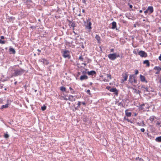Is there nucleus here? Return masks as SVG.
Wrapping results in <instances>:
<instances>
[{"label":"nucleus","instance_id":"42","mask_svg":"<svg viewBox=\"0 0 161 161\" xmlns=\"http://www.w3.org/2000/svg\"><path fill=\"white\" fill-rule=\"evenodd\" d=\"M81 72H82V74L83 75H86V73H87V72L86 71L83 70V71H82Z\"/></svg>","mask_w":161,"mask_h":161},{"label":"nucleus","instance_id":"38","mask_svg":"<svg viewBox=\"0 0 161 161\" xmlns=\"http://www.w3.org/2000/svg\"><path fill=\"white\" fill-rule=\"evenodd\" d=\"M6 42L5 41H2L0 39V43L1 44H4Z\"/></svg>","mask_w":161,"mask_h":161},{"label":"nucleus","instance_id":"64","mask_svg":"<svg viewBox=\"0 0 161 161\" xmlns=\"http://www.w3.org/2000/svg\"><path fill=\"white\" fill-rule=\"evenodd\" d=\"M37 51H38L40 53L41 52V50H40V49H37Z\"/></svg>","mask_w":161,"mask_h":161},{"label":"nucleus","instance_id":"24","mask_svg":"<svg viewBox=\"0 0 161 161\" xmlns=\"http://www.w3.org/2000/svg\"><path fill=\"white\" fill-rule=\"evenodd\" d=\"M155 119H156V117L155 116L153 115L151 116L149 118V120L153 122L154 120Z\"/></svg>","mask_w":161,"mask_h":161},{"label":"nucleus","instance_id":"57","mask_svg":"<svg viewBox=\"0 0 161 161\" xmlns=\"http://www.w3.org/2000/svg\"><path fill=\"white\" fill-rule=\"evenodd\" d=\"M1 39H4V37L3 36H1L0 37Z\"/></svg>","mask_w":161,"mask_h":161},{"label":"nucleus","instance_id":"63","mask_svg":"<svg viewBox=\"0 0 161 161\" xmlns=\"http://www.w3.org/2000/svg\"><path fill=\"white\" fill-rule=\"evenodd\" d=\"M82 12L83 13H85V10H84V9H83L82 10Z\"/></svg>","mask_w":161,"mask_h":161},{"label":"nucleus","instance_id":"7","mask_svg":"<svg viewBox=\"0 0 161 161\" xmlns=\"http://www.w3.org/2000/svg\"><path fill=\"white\" fill-rule=\"evenodd\" d=\"M153 69L157 70V72L155 73V74L157 75L159 74L161 71V68L159 66H155Z\"/></svg>","mask_w":161,"mask_h":161},{"label":"nucleus","instance_id":"3","mask_svg":"<svg viewBox=\"0 0 161 161\" xmlns=\"http://www.w3.org/2000/svg\"><path fill=\"white\" fill-rule=\"evenodd\" d=\"M108 57L111 60H114L119 57V55L116 53H110L108 55Z\"/></svg>","mask_w":161,"mask_h":161},{"label":"nucleus","instance_id":"60","mask_svg":"<svg viewBox=\"0 0 161 161\" xmlns=\"http://www.w3.org/2000/svg\"><path fill=\"white\" fill-rule=\"evenodd\" d=\"M132 7H133V6L132 5H131V4L130 5L129 7L130 8H132Z\"/></svg>","mask_w":161,"mask_h":161},{"label":"nucleus","instance_id":"55","mask_svg":"<svg viewBox=\"0 0 161 161\" xmlns=\"http://www.w3.org/2000/svg\"><path fill=\"white\" fill-rule=\"evenodd\" d=\"M114 49L113 48H112L110 49V52H114Z\"/></svg>","mask_w":161,"mask_h":161},{"label":"nucleus","instance_id":"6","mask_svg":"<svg viewBox=\"0 0 161 161\" xmlns=\"http://www.w3.org/2000/svg\"><path fill=\"white\" fill-rule=\"evenodd\" d=\"M128 75V73L127 72H125V73H123L122 74V77L124 78V79H122L121 81H122V82H123L124 81L127 80Z\"/></svg>","mask_w":161,"mask_h":161},{"label":"nucleus","instance_id":"27","mask_svg":"<svg viewBox=\"0 0 161 161\" xmlns=\"http://www.w3.org/2000/svg\"><path fill=\"white\" fill-rule=\"evenodd\" d=\"M8 106V104L7 103L5 105H3L1 108H7Z\"/></svg>","mask_w":161,"mask_h":161},{"label":"nucleus","instance_id":"10","mask_svg":"<svg viewBox=\"0 0 161 161\" xmlns=\"http://www.w3.org/2000/svg\"><path fill=\"white\" fill-rule=\"evenodd\" d=\"M88 78V77L86 75H83L80 76V80L82 81L84 80H87Z\"/></svg>","mask_w":161,"mask_h":161},{"label":"nucleus","instance_id":"49","mask_svg":"<svg viewBox=\"0 0 161 161\" xmlns=\"http://www.w3.org/2000/svg\"><path fill=\"white\" fill-rule=\"evenodd\" d=\"M69 23V25H70L72 23L73 21H72H72H70V20H68Z\"/></svg>","mask_w":161,"mask_h":161},{"label":"nucleus","instance_id":"2","mask_svg":"<svg viewBox=\"0 0 161 161\" xmlns=\"http://www.w3.org/2000/svg\"><path fill=\"white\" fill-rule=\"evenodd\" d=\"M61 53L64 58H68V59L70 58L71 56L69 54V51L68 50L62 49L61 50Z\"/></svg>","mask_w":161,"mask_h":161},{"label":"nucleus","instance_id":"34","mask_svg":"<svg viewBox=\"0 0 161 161\" xmlns=\"http://www.w3.org/2000/svg\"><path fill=\"white\" fill-rule=\"evenodd\" d=\"M81 103V102H80V101H78L77 107H78L79 108H80V107Z\"/></svg>","mask_w":161,"mask_h":161},{"label":"nucleus","instance_id":"25","mask_svg":"<svg viewBox=\"0 0 161 161\" xmlns=\"http://www.w3.org/2000/svg\"><path fill=\"white\" fill-rule=\"evenodd\" d=\"M155 141L158 142H161V136L156 137Z\"/></svg>","mask_w":161,"mask_h":161},{"label":"nucleus","instance_id":"19","mask_svg":"<svg viewBox=\"0 0 161 161\" xmlns=\"http://www.w3.org/2000/svg\"><path fill=\"white\" fill-rule=\"evenodd\" d=\"M143 64H146L147 67H149L150 66V63L149 61L148 60H145L143 62Z\"/></svg>","mask_w":161,"mask_h":161},{"label":"nucleus","instance_id":"9","mask_svg":"<svg viewBox=\"0 0 161 161\" xmlns=\"http://www.w3.org/2000/svg\"><path fill=\"white\" fill-rule=\"evenodd\" d=\"M140 80L142 82H145L146 83H147V81L146 80L145 77L144 76L142 75H140Z\"/></svg>","mask_w":161,"mask_h":161},{"label":"nucleus","instance_id":"47","mask_svg":"<svg viewBox=\"0 0 161 161\" xmlns=\"http://www.w3.org/2000/svg\"><path fill=\"white\" fill-rule=\"evenodd\" d=\"M148 10H147V9L144 12V13L145 14H147V13H148Z\"/></svg>","mask_w":161,"mask_h":161},{"label":"nucleus","instance_id":"15","mask_svg":"<svg viewBox=\"0 0 161 161\" xmlns=\"http://www.w3.org/2000/svg\"><path fill=\"white\" fill-rule=\"evenodd\" d=\"M147 9L149 12L150 14L152 13L153 11V9L152 6L148 7Z\"/></svg>","mask_w":161,"mask_h":161},{"label":"nucleus","instance_id":"62","mask_svg":"<svg viewBox=\"0 0 161 161\" xmlns=\"http://www.w3.org/2000/svg\"><path fill=\"white\" fill-rule=\"evenodd\" d=\"M133 53L134 54H136V52L135 51H133Z\"/></svg>","mask_w":161,"mask_h":161},{"label":"nucleus","instance_id":"31","mask_svg":"<svg viewBox=\"0 0 161 161\" xmlns=\"http://www.w3.org/2000/svg\"><path fill=\"white\" fill-rule=\"evenodd\" d=\"M69 89L70 90V91H71V93L72 94H74V93H75V91L73 90V89L71 87H69Z\"/></svg>","mask_w":161,"mask_h":161},{"label":"nucleus","instance_id":"13","mask_svg":"<svg viewBox=\"0 0 161 161\" xmlns=\"http://www.w3.org/2000/svg\"><path fill=\"white\" fill-rule=\"evenodd\" d=\"M87 74L89 75L93 76L96 74V72L94 70H91L90 71H87Z\"/></svg>","mask_w":161,"mask_h":161},{"label":"nucleus","instance_id":"4","mask_svg":"<svg viewBox=\"0 0 161 161\" xmlns=\"http://www.w3.org/2000/svg\"><path fill=\"white\" fill-rule=\"evenodd\" d=\"M136 76L135 75H130L129 76V81L131 84L133 83L136 84L137 83V80L136 79Z\"/></svg>","mask_w":161,"mask_h":161},{"label":"nucleus","instance_id":"46","mask_svg":"<svg viewBox=\"0 0 161 161\" xmlns=\"http://www.w3.org/2000/svg\"><path fill=\"white\" fill-rule=\"evenodd\" d=\"M136 92L137 94L138 93L139 94L141 92V91H139V90H138V91H137V90H136L135 91Z\"/></svg>","mask_w":161,"mask_h":161},{"label":"nucleus","instance_id":"14","mask_svg":"<svg viewBox=\"0 0 161 161\" xmlns=\"http://www.w3.org/2000/svg\"><path fill=\"white\" fill-rule=\"evenodd\" d=\"M69 100L71 102L74 101L75 100V99L74 97L71 95H69Z\"/></svg>","mask_w":161,"mask_h":161},{"label":"nucleus","instance_id":"41","mask_svg":"<svg viewBox=\"0 0 161 161\" xmlns=\"http://www.w3.org/2000/svg\"><path fill=\"white\" fill-rule=\"evenodd\" d=\"M139 73L138 70L137 69H136L135 70V75H136L138 74Z\"/></svg>","mask_w":161,"mask_h":161},{"label":"nucleus","instance_id":"8","mask_svg":"<svg viewBox=\"0 0 161 161\" xmlns=\"http://www.w3.org/2000/svg\"><path fill=\"white\" fill-rule=\"evenodd\" d=\"M109 91L111 92H114L116 95H118V91L116 88H111L110 89H109Z\"/></svg>","mask_w":161,"mask_h":161},{"label":"nucleus","instance_id":"28","mask_svg":"<svg viewBox=\"0 0 161 161\" xmlns=\"http://www.w3.org/2000/svg\"><path fill=\"white\" fill-rule=\"evenodd\" d=\"M9 136L8 134V132H7L6 133H5L4 136V137L6 138H8Z\"/></svg>","mask_w":161,"mask_h":161},{"label":"nucleus","instance_id":"32","mask_svg":"<svg viewBox=\"0 0 161 161\" xmlns=\"http://www.w3.org/2000/svg\"><path fill=\"white\" fill-rule=\"evenodd\" d=\"M46 109V106L45 105L43 106L42 107H41V109L42 111H44Z\"/></svg>","mask_w":161,"mask_h":161},{"label":"nucleus","instance_id":"52","mask_svg":"<svg viewBox=\"0 0 161 161\" xmlns=\"http://www.w3.org/2000/svg\"><path fill=\"white\" fill-rule=\"evenodd\" d=\"M80 73L79 72H78L77 75V77L79 76L80 75Z\"/></svg>","mask_w":161,"mask_h":161},{"label":"nucleus","instance_id":"59","mask_svg":"<svg viewBox=\"0 0 161 161\" xmlns=\"http://www.w3.org/2000/svg\"><path fill=\"white\" fill-rule=\"evenodd\" d=\"M82 104L84 106H85L86 105V103L85 102H82Z\"/></svg>","mask_w":161,"mask_h":161},{"label":"nucleus","instance_id":"29","mask_svg":"<svg viewBox=\"0 0 161 161\" xmlns=\"http://www.w3.org/2000/svg\"><path fill=\"white\" fill-rule=\"evenodd\" d=\"M136 161H144L143 159L141 158H140L139 157H136Z\"/></svg>","mask_w":161,"mask_h":161},{"label":"nucleus","instance_id":"35","mask_svg":"<svg viewBox=\"0 0 161 161\" xmlns=\"http://www.w3.org/2000/svg\"><path fill=\"white\" fill-rule=\"evenodd\" d=\"M79 110V108L77 107H75V108L74 109H73V111H74V112H75V111L76 110Z\"/></svg>","mask_w":161,"mask_h":161},{"label":"nucleus","instance_id":"18","mask_svg":"<svg viewBox=\"0 0 161 161\" xmlns=\"http://www.w3.org/2000/svg\"><path fill=\"white\" fill-rule=\"evenodd\" d=\"M6 19L8 20L9 21L11 22L12 21L14 20L15 19V18L14 17H9L8 16L7 17Z\"/></svg>","mask_w":161,"mask_h":161},{"label":"nucleus","instance_id":"45","mask_svg":"<svg viewBox=\"0 0 161 161\" xmlns=\"http://www.w3.org/2000/svg\"><path fill=\"white\" fill-rule=\"evenodd\" d=\"M82 2L84 3L85 5H86V1L85 0H82Z\"/></svg>","mask_w":161,"mask_h":161},{"label":"nucleus","instance_id":"20","mask_svg":"<svg viewBox=\"0 0 161 161\" xmlns=\"http://www.w3.org/2000/svg\"><path fill=\"white\" fill-rule=\"evenodd\" d=\"M9 52H11L10 53H12L13 54L15 53V51L14 48L12 47H10L9 49Z\"/></svg>","mask_w":161,"mask_h":161},{"label":"nucleus","instance_id":"11","mask_svg":"<svg viewBox=\"0 0 161 161\" xmlns=\"http://www.w3.org/2000/svg\"><path fill=\"white\" fill-rule=\"evenodd\" d=\"M40 61L43 63V64H46V65H48L49 64V62L45 58H42L41 59Z\"/></svg>","mask_w":161,"mask_h":161},{"label":"nucleus","instance_id":"44","mask_svg":"<svg viewBox=\"0 0 161 161\" xmlns=\"http://www.w3.org/2000/svg\"><path fill=\"white\" fill-rule=\"evenodd\" d=\"M156 125L161 126V123L160 122L158 121L156 123Z\"/></svg>","mask_w":161,"mask_h":161},{"label":"nucleus","instance_id":"36","mask_svg":"<svg viewBox=\"0 0 161 161\" xmlns=\"http://www.w3.org/2000/svg\"><path fill=\"white\" fill-rule=\"evenodd\" d=\"M79 59L81 61H83V58L82 57L81 55L79 57Z\"/></svg>","mask_w":161,"mask_h":161},{"label":"nucleus","instance_id":"39","mask_svg":"<svg viewBox=\"0 0 161 161\" xmlns=\"http://www.w3.org/2000/svg\"><path fill=\"white\" fill-rule=\"evenodd\" d=\"M107 77L108 78H109L110 79H111V75L108 74H107Z\"/></svg>","mask_w":161,"mask_h":161},{"label":"nucleus","instance_id":"58","mask_svg":"<svg viewBox=\"0 0 161 161\" xmlns=\"http://www.w3.org/2000/svg\"><path fill=\"white\" fill-rule=\"evenodd\" d=\"M158 59L159 60L161 61V54L158 57Z\"/></svg>","mask_w":161,"mask_h":161},{"label":"nucleus","instance_id":"37","mask_svg":"<svg viewBox=\"0 0 161 161\" xmlns=\"http://www.w3.org/2000/svg\"><path fill=\"white\" fill-rule=\"evenodd\" d=\"M142 126H143V127L145 126H146V125L144 123V121L142 120Z\"/></svg>","mask_w":161,"mask_h":161},{"label":"nucleus","instance_id":"21","mask_svg":"<svg viewBox=\"0 0 161 161\" xmlns=\"http://www.w3.org/2000/svg\"><path fill=\"white\" fill-rule=\"evenodd\" d=\"M95 38L97 41L98 43L100 42V39L101 38L100 36L97 35H96V36L95 37Z\"/></svg>","mask_w":161,"mask_h":161},{"label":"nucleus","instance_id":"26","mask_svg":"<svg viewBox=\"0 0 161 161\" xmlns=\"http://www.w3.org/2000/svg\"><path fill=\"white\" fill-rule=\"evenodd\" d=\"M60 90L62 92H66V88L63 86H62L60 87Z\"/></svg>","mask_w":161,"mask_h":161},{"label":"nucleus","instance_id":"16","mask_svg":"<svg viewBox=\"0 0 161 161\" xmlns=\"http://www.w3.org/2000/svg\"><path fill=\"white\" fill-rule=\"evenodd\" d=\"M125 114L127 117H131V116L132 114L130 112H128V109H126L125 111Z\"/></svg>","mask_w":161,"mask_h":161},{"label":"nucleus","instance_id":"33","mask_svg":"<svg viewBox=\"0 0 161 161\" xmlns=\"http://www.w3.org/2000/svg\"><path fill=\"white\" fill-rule=\"evenodd\" d=\"M80 46H81V48H82L83 49L85 47L83 45V42H81L80 43Z\"/></svg>","mask_w":161,"mask_h":161},{"label":"nucleus","instance_id":"50","mask_svg":"<svg viewBox=\"0 0 161 161\" xmlns=\"http://www.w3.org/2000/svg\"><path fill=\"white\" fill-rule=\"evenodd\" d=\"M141 131L143 132L145 131V129L144 128H141Z\"/></svg>","mask_w":161,"mask_h":161},{"label":"nucleus","instance_id":"53","mask_svg":"<svg viewBox=\"0 0 161 161\" xmlns=\"http://www.w3.org/2000/svg\"><path fill=\"white\" fill-rule=\"evenodd\" d=\"M159 82H160V83L161 84V76H160L159 77Z\"/></svg>","mask_w":161,"mask_h":161},{"label":"nucleus","instance_id":"30","mask_svg":"<svg viewBox=\"0 0 161 161\" xmlns=\"http://www.w3.org/2000/svg\"><path fill=\"white\" fill-rule=\"evenodd\" d=\"M70 25L72 27H75L76 26L75 23V21H73L72 23L70 24Z\"/></svg>","mask_w":161,"mask_h":161},{"label":"nucleus","instance_id":"5","mask_svg":"<svg viewBox=\"0 0 161 161\" xmlns=\"http://www.w3.org/2000/svg\"><path fill=\"white\" fill-rule=\"evenodd\" d=\"M138 54L142 57H146L147 56V53L143 51H140L138 53Z\"/></svg>","mask_w":161,"mask_h":161},{"label":"nucleus","instance_id":"56","mask_svg":"<svg viewBox=\"0 0 161 161\" xmlns=\"http://www.w3.org/2000/svg\"><path fill=\"white\" fill-rule=\"evenodd\" d=\"M111 87L110 86H107L106 88L108 90H109V89H110V88H111Z\"/></svg>","mask_w":161,"mask_h":161},{"label":"nucleus","instance_id":"1","mask_svg":"<svg viewBox=\"0 0 161 161\" xmlns=\"http://www.w3.org/2000/svg\"><path fill=\"white\" fill-rule=\"evenodd\" d=\"M25 70L22 68L19 69H14V73H12L10 75V78L13 77H16L17 76H20L21 75L25 72Z\"/></svg>","mask_w":161,"mask_h":161},{"label":"nucleus","instance_id":"51","mask_svg":"<svg viewBox=\"0 0 161 161\" xmlns=\"http://www.w3.org/2000/svg\"><path fill=\"white\" fill-rule=\"evenodd\" d=\"M136 124L139 126H142V124L141 123L139 122H137Z\"/></svg>","mask_w":161,"mask_h":161},{"label":"nucleus","instance_id":"61","mask_svg":"<svg viewBox=\"0 0 161 161\" xmlns=\"http://www.w3.org/2000/svg\"><path fill=\"white\" fill-rule=\"evenodd\" d=\"M87 93H89V94H90V90H88L87 91Z\"/></svg>","mask_w":161,"mask_h":161},{"label":"nucleus","instance_id":"40","mask_svg":"<svg viewBox=\"0 0 161 161\" xmlns=\"http://www.w3.org/2000/svg\"><path fill=\"white\" fill-rule=\"evenodd\" d=\"M124 120L127 121L128 122L130 121V120L128 119V118H126V117L125 116L124 117Z\"/></svg>","mask_w":161,"mask_h":161},{"label":"nucleus","instance_id":"17","mask_svg":"<svg viewBox=\"0 0 161 161\" xmlns=\"http://www.w3.org/2000/svg\"><path fill=\"white\" fill-rule=\"evenodd\" d=\"M145 104L146 103H143L142 104L140 105L139 106L138 108L140 110H144L145 111V108L143 107L145 106Z\"/></svg>","mask_w":161,"mask_h":161},{"label":"nucleus","instance_id":"54","mask_svg":"<svg viewBox=\"0 0 161 161\" xmlns=\"http://www.w3.org/2000/svg\"><path fill=\"white\" fill-rule=\"evenodd\" d=\"M146 87L144 85H142L141 87V88H144V89H145V87Z\"/></svg>","mask_w":161,"mask_h":161},{"label":"nucleus","instance_id":"22","mask_svg":"<svg viewBox=\"0 0 161 161\" xmlns=\"http://www.w3.org/2000/svg\"><path fill=\"white\" fill-rule=\"evenodd\" d=\"M112 28L113 29H114L116 27V23L115 21L112 22Z\"/></svg>","mask_w":161,"mask_h":161},{"label":"nucleus","instance_id":"23","mask_svg":"<svg viewBox=\"0 0 161 161\" xmlns=\"http://www.w3.org/2000/svg\"><path fill=\"white\" fill-rule=\"evenodd\" d=\"M145 89L146 91L147 92H153V89L151 88V90H150V87H148L147 86H146Z\"/></svg>","mask_w":161,"mask_h":161},{"label":"nucleus","instance_id":"12","mask_svg":"<svg viewBox=\"0 0 161 161\" xmlns=\"http://www.w3.org/2000/svg\"><path fill=\"white\" fill-rule=\"evenodd\" d=\"M92 25V23L90 21H87V25H86V28L88 29L90 31L92 29V27L91 26Z\"/></svg>","mask_w":161,"mask_h":161},{"label":"nucleus","instance_id":"43","mask_svg":"<svg viewBox=\"0 0 161 161\" xmlns=\"http://www.w3.org/2000/svg\"><path fill=\"white\" fill-rule=\"evenodd\" d=\"M66 96H67H67H68V95H67L66 96H65V97H64V100H66V101H67V100H69V99H69V97H68V98H67V97H66Z\"/></svg>","mask_w":161,"mask_h":161},{"label":"nucleus","instance_id":"48","mask_svg":"<svg viewBox=\"0 0 161 161\" xmlns=\"http://www.w3.org/2000/svg\"><path fill=\"white\" fill-rule=\"evenodd\" d=\"M118 105L119 106L121 105L122 106H123V103L121 102L119 103L118 104Z\"/></svg>","mask_w":161,"mask_h":161}]
</instances>
